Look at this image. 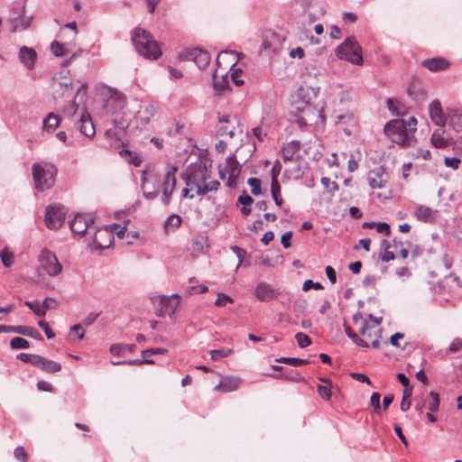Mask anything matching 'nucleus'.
I'll list each match as a JSON object with an SVG mask.
<instances>
[{
  "label": "nucleus",
  "instance_id": "4",
  "mask_svg": "<svg viewBox=\"0 0 462 462\" xmlns=\"http://www.w3.org/2000/svg\"><path fill=\"white\" fill-rule=\"evenodd\" d=\"M56 166L50 162H35L32 166V175L39 192L50 189L55 183Z\"/></svg>",
  "mask_w": 462,
  "mask_h": 462
},
{
  "label": "nucleus",
  "instance_id": "18",
  "mask_svg": "<svg viewBox=\"0 0 462 462\" xmlns=\"http://www.w3.org/2000/svg\"><path fill=\"white\" fill-rule=\"evenodd\" d=\"M0 333H16L34 339L42 340L41 334L32 327L0 325Z\"/></svg>",
  "mask_w": 462,
  "mask_h": 462
},
{
  "label": "nucleus",
  "instance_id": "55",
  "mask_svg": "<svg viewBox=\"0 0 462 462\" xmlns=\"http://www.w3.org/2000/svg\"><path fill=\"white\" fill-rule=\"evenodd\" d=\"M381 395L378 393H374L371 396V405L374 411L378 414H382V408L380 404Z\"/></svg>",
  "mask_w": 462,
  "mask_h": 462
},
{
  "label": "nucleus",
  "instance_id": "48",
  "mask_svg": "<svg viewBox=\"0 0 462 462\" xmlns=\"http://www.w3.org/2000/svg\"><path fill=\"white\" fill-rule=\"evenodd\" d=\"M115 365H142V364H153V360L143 357V359H130L126 361H116L112 363Z\"/></svg>",
  "mask_w": 462,
  "mask_h": 462
},
{
  "label": "nucleus",
  "instance_id": "31",
  "mask_svg": "<svg viewBox=\"0 0 462 462\" xmlns=\"http://www.w3.org/2000/svg\"><path fill=\"white\" fill-rule=\"evenodd\" d=\"M408 95L415 101L420 102L426 98V91L421 87L412 83L407 88Z\"/></svg>",
  "mask_w": 462,
  "mask_h": 462
},
{
  "label": "nucleus",
  "instance_id": "16",
  "mask_svg": "<svg viewBox=\"0 0 462 462\" xmlns=\"http://www.w3.org/2000/svg\"><path fill=\"white\" fill-rule=\"evenodd\" d=\"M92 245L96 250L107 248L114 237L106 228L93 229L92 231Z\"/></svg>",
  "mask_w": 462,
  "mask_h": 462
},
{
  "label": "nucleus",
  "instance_id": "17",
  "mask_svg": "<svg viewBox=\"0 0 462 462\" xmlns=\"http://www.w3.org/2000/svg\"><path fill=\"white\" fill-rule=\"evenodd\" d=\"M240 169L236 161L235 155H231L226 159V166L223 170L219 171L220 178L225 179L226 174H228L227 186L232 187L236 184V180L239 175Z\"/></svg>",
  "mask_w": 462,
  "mask_h": 462
},
{
  "label": "nucleus",
  "instance_id": "22",
  "mask_svg": "<svg viewBox=\"0 0 462 462\" xmlns=\"http://www.w3.org/2000/svg\"><path fill=\"white\" fill-rule=\"evenodd\" d=\"M19 60L25 69L31 70L35 66L37 52L32 48L23 46L19 51Z\"/></svg>",
  "mask_w": 462,
  "mask_h": 462
},
{
  "label": "nucleus",
  "instance_id": "61",
  "mask_svg": "<svg viewBox=\"0 0 462 462\" xmlns=\"http://www.w3.org/2000/svg\"><path fill=\"white\" fill-rule=\"evenodd\" d=\"M168 352L166 348H151L142 351V356L147 358L151 355H165Z\"/></svg>",
  "mask_w": 462,
  "mask_h": 462
},
{
  "label": "nucleus",
  "instance_id": "5",
  "mask_svg": "<svg viewBox=\"0 0 462 462\" xmlns=\"http://www.w3.org/2000/svg\"><path fill=\"white\" fill-rule=\"evenodd\" d=\"M182 178L187 187L194 186L197 191L198 187H201L210 178L208 162L198 160L196 162L190 163L182 173Z\"/></svg>",
  "mask_w": 462,
  "mask_h": 462
},
{
  "label": "nucleus",
  "instance_id": "12",
  "mask_svg": "<svg viewBox=\"0 0 462 462\" xmlns=\"http://www.w3.org/2000/svg\"><path fill=\"white\" fill-rule=\"evenodd\" d=\"M154 300H158L161 305V308L156 310V315L159 317L174 314L180 305V296L178 294H172L171 297L159 295Z\"/></svg>",
  "mask_w": 462,
  "mask_h": 462
},
{
  "label": "nucleus",
  "instance_id": "42",
  "mask_svg": "<svg viewBox=\"0 0 462 462\" xmlns=\"http://www.w3.org/2000/svg\"><path fill=\"white\" fill-rule=\"evenodd\" d=\"M429 395H430V400L427 403L428 409L430 411L435 412L439 408V403H440L439 395V393H437L435 392H430Z\"/></svg>",
  "mask_w": 462,
  "mask_h": 462
},
{
  "label": "nucleus",
  "instance_id": "2",
  "mask_svg": "<svg viewBox=\"0 0 462 462\" xmlns=\"http://www.w3.org/2000/svg\"><path fill=\"white\" fill-rule=\"evenodd\" d=\"M417 130V119L414 116L403 119H393L384 126V134L392 142L401 146H410L414 141V133Z\"/></svg>",
  "mask_w": 462,
  "mask_h": 462
},
{
  "label": "nucleus",
  "instance_id": "56",
  "mask_svg": "<svg viewBox=\"0 0 462 462\" xmlns=\"http://www.w3.org/2000/svg\"><path fill=\"white\" fill-rule=\"evenodd\" d=\"M14 457L22 462H27L28 460V455L26 450L23 446H19L14 449Z\"/></svg>",
  "mask_w": 462,
  "mask_h": 462
},
{
  "label": "nucleus",
  "instance_id": "19",
  "mask_svg": "<svg viewBox=\"0 0 462 462\" xmlns=\"http://www.w3.org/2000/svg\"><path fill=\"white\" fill-rule=\"evenodd\" d=\"M429 114L431 121L439 127H444L447 123L446 115L438 99L432 100L429 105Z\"/></svg>",
  "mask_w": 462,
  "mask_h": 462
},
{
  "label": "nucleus",
  "instance_id": "40",
  "mask_svg": "<svg viewBox=\"0 0 462 462\" xmlns=\"http://www.w3.org/2000/svg\"><path fill=\"white\" fill-rule=\"evenodd\" d=\"M181 224V217L178 215H171L166 220H165V223H164V228H165V231L168 233L170 231H171L172 229L180 226Z\"/></svg>",
  "mask_w": 462,
  "mask_h": 462
},
{
  "label": "nucleus",
  "instance_id": "37",
  "mask_svg": "<svg viewBox=\"0 0 462 462\" xmlns=\"http://www.w3.org/2000/svg\"><path fill=\"white\" fill-rule=\"evenodd\" d=\"M269 131V125L263 122L252 129L254 136L260 142L267 136Z\"/></svg>",
  "mask_w": 462,
  "mask_h": 462
},
{
  "label": "nucleus",
  "instance_id": "59",
  "mask_svg": "<svg viewBox=\"0 0 462 462\" xmlns=\"http://www.w3.org/2000/svg\"><path fill=\"white\" fill-rule=\"evenodd\" d=\"M450 124L456 129V131L459 132L462 130V114H454L450 119Z\"/></svg>",
  "mask_w": 462,
  "mask_h": 462
},
{
  "label": "nucleus",
  "instance_id": "54",
  "mask_svg": "<svg viewBox=\"0 0 462 462\" xmlns=\"http://www.w3.org/2000/svg\"><path fill=\"white\" fill-rule=\"evenodd\" d=\"M232 302H233V299L230 296H228L225 293L219 292L217 294V298L215 300V305L217 307H224L227 303H232Z\"/></svg>",
  "mask_w": 462,
  "mask_h": 462
},
{
  "label": "nucleus",
  "instance_id": "44",
  "mask_svg": "<svg viewBox=\"0 0 462 462\" xmlns=\"http://www.w3.org/2000/svg\"><path fill=\"white\" fill-rule=\"evenodd\" d=\"M10 346L12 349H27L30 347V343L23 337H16L11 340Z\"/></svg>",
  "mask_w": 462,
  "mask_h": 462
},
{
  "label": "nucleus",
  "instance_id": "41",
  "mask_svg": "<svg viewBox=\"0 0 462 462\" xmlns=\"http://www.w3.org/2000/svg\"><path fill=\"white\" fill-rule=\"evenodd\" d=\"M0 258L5 267L12 266L14 262V254L7 247L0 251Z\"/></svg>",
  "mask_w": 462,
  "mask_h": 462
},
{
  "label": "nucleus",
  "instance_id": "29",
  "mask_svg": "<svg viewBox=\"0 0 462 462\" xmlns=\"http://www.w3.org/2000/svg\"><path fill=\"white\" fill-rule=\"evenodd\" d=\"M213 87L216 92L217 94H220L222 91L227 89L229 88V79L228 75L226 72L225 74H222L220 77L216 72L213 75Z\"/></svg>",
  "mask_w": 462,
  "mask_h": 462
},
{
  "label": "nucleus",
  "instance_id": "11",
  "mask_svg": "<svg viewBox=\"0 0 462 462\" xmlns=\"http://www.w3.org/2000/svg\"><path fill=\"white\" fill-rule=\"evenodd\" d=\"M24 13V5H19L17 9L14 7L13 14L9 18V23L11 24L10 31L13 32H22L27 29L32 23V16L23 15Z\"/></svg>",
  "mask_w": 462,
  "mask_h": 462
},
{
  "label": "nucleus",
  "instance_id": "57",
  "mask_svg": "<svg viewBox=\"0 0 462 462\" xmlns=\"http://www.w3.org/2000/svg\"><path fill=\"white\" fill-rule=\"evenodd\" d=\"M278 362L285 363L291 365H300L307 363V360L296 357H282L277 360Z\"/></svg>",
  "mask_w": 462,
  "mask_h": 462
},
{
  "label": "nucleus",
  "instance_id": "43",
  "mask_svg": "<svg viewBox=\"0 0 462 462\" xmlns=\"http://www.w3.org/2000/svg\"><path fill=\"white\" fill-rule=\"evenodd\" d=\"M271 192H272V197H273L275 204L277 206H282L283 200L281 196V186H280L279 181L272 182Z\"/></svg>",
  "mask_w": 462,
  "mask_h": 462
},
{
  "label": "nucleus",
  "instance_id": "33",
  "mask_svg": "<svg viewBox=\"0 0 462 462\" xmlns=\"http://www.w3.org/2000/svg\"><path fill=\"white\" fill-rule=\"evenodd\" d=\"M392 245L389 241L383 239L381 242V259L384 263H388L394 259V254L390 250Z\"/></svg>",
  "mask_w": 462,
  "mask_h": 462
},
{
  "label": "nucleus",
  "instance_id": "28",
  "mask_svg": "<svg viewBox=\"0 0 462 462\" xmlns=\"http://www.w3.org/2000/svg\"><path fill=\"white\" fill-rule=\"evenodd\" d=\"M300 148V143L299 141L293 140V141H291L288 143H286L282 148V154L283 161L285 162H289V161H292L295 153L297 152H299Z\"/></svg>",
  "mask_w": 462,
  "mask_h": 462
},
{
  "label": "nucleus",
  "instance_id": "34",
  "mask_svg": "<svg viewBox=\"0 0 462 462\" xmlns=\"http://www.w3.org/2000/svg\"><path fill=\"white\" fill-rule=\"evenodd\" d=\"M119 154L127 162L134 164V166H140L142 163V159L136 153H134L127 149H122L119 152Z\"/></svg>",
  "mask_w": 462,
  "mask_h": 462
},
{
  "label": "nucleus",
  "instance_id": "35",
  "mask_svg": "<svg viewBox=\"0 0 462 462\" xmlns=\"http://www.w3.org/2000/svg\"><path fill=\"white\" fill-rule=\"evenodd\" d=\"M364 228H374L379 233L389 235L391 231L390 226L386 222H365Z\"/></svg>",
  "mask_w": 462,
  "mask_h": 462
},
{
  "label": "nucleus",
  "instance_id": "58",
  "mask_svg": "<svg viewBox=\"0 0 462 462\" xmlns=\"http://www.w3.org/2000/svg\"><path fill=\"white\" fill-rule=\"evenodd\" d=\"M444 163L447 167L457 170L461 163V159L457 157H445Z\"/></svg>",
  "mask_w": 462,
  "mask_h": 462
},
{
  "label": "nucleus",
  "instance_id": "24",
  "mask_svg": "<svg viewBox=\"0 0 462 462\" xmlns=\"http://www.w3.org/2000/svg\"><path fill=\"white\" fill-rule=\"evenodd\" d=\"M241 378L236 376H226L221 379L215 387V391L222 393H230L238 389L241 384Z\"/></svg>",
  "mask_w": 462,
  "mask_h": 462
},
{
  "label": "nucleus",
  "instance_id": "15",
  "mask_svg": "<svg viewBox=\"0 0 462 462\" xmlns=\"http://www.w3.org/2000/svg\"><path fill=\"white\" fill-rule=\"evenodd\" d=\"M62 74L63 72H60L58 76L53 78L52 88L55 93L60 94L61 97H71L73 94L72 80Z\"/></svg>",
  "mask_w": 462,
  "mask_h": 462
},
{
  "label": "nucleus",
  "instance_id": "63",
  "mask_svg": "<svg viewBox=\"0 0 462 462\" xmlns=\"http://www.w3.org/2000/svg\"><path fill=\"white\" fill-rule=\"evenodd\" d=\"M108 104H115L116 108L122 109L125 105V98L123 96H115L110 98Z\"/></svg>",
  "mask_w": 462,
  "mask_h": 462
},
{
  "label": "nucleus",
  "instance_id": "45",
  "mask_svg": "<svg viewBox=\"0 0 462 462\" xmlns=\"http://www.w3.org/2000/svg\"><path fill=\"white\" fill-rule=\"evenodd\" d=\"M25 305L38 317H44L46 311L39 301H25Z\"/></svg>",
  "mask_w": 462,
  "mask_h": 462
},
{
  "label": "nucleus",
  "instance_id": "52",
  "mask_svg": "<svg viewBox=\"0 0 462 462\" xmlns=\"http://www.w3.org/2000/svg\"><path fill=\"white\" fill-rule=\"evenodd\" d=\"M321 184L324 186V188L331 193H334L338 189V185L336 181H332L328 177H322L321 178Z\"/></svg>",
  "mask_w": 462,
  "mask_h": 462
},
{
  "label": "nucleus",
  "instance_id": "9",
  "mask_svg": "<svg viewBox=\"0 0 462 462\" xmlns=\"http://www.w3.org/2000/svg\"><path fill=\"white\" fill-rule=\"evenodd\" d=\"M180 59L193 61L199 69L206 68L211 60L210 54L202 49H188L180 53Z\"/></svg>",
  "mask_w": 462,
  "mask_h": 462
},
{
  "label": "nucleus",
  "instance_id": "7",
  "mask_svg": "<svg viewBox=\"0 0 462 462\" xmlns=\"http://www.w3.org/2000/svg\"><path fill=\"white\" fill-rule=\"evenodd\" d=\"M38 261L40 270L50 277H55L62 271V265L60 263L56 254L47 248L41 251Z\"/></svg>",
  "mask_w": 462,
  "mask_h": 462
},
{
  "label": "nucleus",
  "instance_id": "39",
  "mask_svg": "<svg viewBox=\"0 0 462 462\" xmlns=\"http://www.w3.org/2000/svg\"><path fill=\"white\" fill-rule=\"evenodd\" d=\"M345 332L346 334V336L355 343L356 344L357 346H361V347H365L367 348L369 346V345L365 341L363 340L361 337H359L353 330L352 328L347 326V325H345Z\"/></svg>",
  "mask_w": 462,
  "mask_h": 462
},
{
  "label": "nucleus",
  "instance_id": "36",
  "mask_svg": "<svg viewBox=\"0 0 462 462\" xmlns=\"http://www.w3.org/2000/svg\"><path fill=\"white\" fill-rule=\"evenodd\" d=\"M136 349V346L132 345H126V344H113L110 346V353L113 356H119L121 353L125 351L133 352Z\"/></svg>",
  "mask_w": 462,
  "mask_h": 462
},
{
  "label": "nucleus",
  "instance_id": "50",
  "mask_svg": "<svg viewBox=\"0 0 462 462\" xmlns=\"http://www.w3.org/2000/svg\"><path fill=\"white\" fill-rule=\"evenodd\" d=\"M233 354L232 349H215L210 352L212 360H220L223 357L228 356Z\"/></svg>",
  "mask_w": 462,
  "mask_h": 462
},
{
  "label": "nucleus",
  "instance_id": "51",
  "mask_svg": "<svg viewBox=\"0 0 462 462\" xmlns=\"http://www.w3.org/2000/svg\"><path fill=\"white\" fill-rule=\"evenodd\" d=\"M295 338H296L297 343L300 348H305L311 344L310 337L302 332L297 333L295 335Z\"/></svg>",
  "mask_w": 462,
  "mask_h": 462
},
{
  "label": "nucleus",
  "instance_id": "46",
  "mask_svg": "<svg viewBox=\"0 0 462 462\" xmlns=\"http://www.w3.org/2000/svg\"><path fill=\"white\" fill-rule=\"evenodd\" d=\"M412 391L411 388H406L403 390L402 400L401 402L400 408L402 411H406L411 407L410 398L411 396Z\"/></svg>",
  "mask_w": 462,
  "mask_h": 462
},
{
  "label": "nucleus",
  "instance_id": "49",
  "mask_svg": "<svg viewBox=\"0 0 462 462\" xmlns=\"http://www.w3.org/2000/svg\"><path fill=\"white\" fill-rule=\"evenodd\" d=\"M237 56L238 53L235 51H224L218 54L217 60L220 59L225 60L226 58H230L229 63L234 66L238 60Z\"/></svg>",
  "mask_w": 462,
  "mask_h": 462
},
{
  "label": "nucleus",
  "instance_id": "32",
  "mask_svg": "<svg viewBox=\"0 0 462 462\" xmlns=\"http://www.w3.org/2000/svg\"><path fill=\"white\" fill-rule=\"evenodd\" d=\"M39 368L47 373H57L61 370V365L55 361L42 357Z\"/></svg>",
  "mask_w": 462,
  "mask_h": 462
},
{
  "label": "nucleus",
  "instance_id": "53",
  "mask_svg": "<svg viewBox=\"0 0 462 462\" xmlns=\"http://www.w3.org/2000/svg\"><path fill=\"white\" fill-rule=\"evenodd\" d=\"M51 50L52 53L57 57H61L66 54V48L64 44L59 42H53L51 44Z\"/></svg>",
  "mask_w": 462,
  "mask_h": 462
},
{
  "label": "nucleus",
  "instance_id": "10",
  "mask_svg": "<svg viewBox=\"0 0 462 462\" xmlns=\"http://www.w3.org/2000/svg\"><path fill=\"white\" fill-rule=\"evenodd\" d=\"M93 224L94 219L90 216L83 214H77L69 223L71 232L79 236L92 234L93 229H95Z\"/></svg>",
  "mask_w": 462,
  "mask_h": 462
},
{
  "label": "nucleus",
  "instance_id": "25",
  "mask_svg": "<svg viewBox=\"0 0 462 462\" xmlns=\"http://www.w3.org/2000/svg\"><path fill=\"white\" fill-rule=\"evenodd\" d=\"M385 171L382 167L370 171L367 175L369 186L372 189H382L385 186L386 180L383 178Z\"/></svg>",
  "mask_w": 462,
  "mask_h": 462
},
{
  "label": "nucleus",
  "instance_id": "13",
  "mask_svg": "<svg viewBox=\"0 0 462 462\" xmlns=\"http://www.w3.org/2000/svg\"><path fill=\"white\" fill-rule=\"evenodd\" d=\"M155 113L156 108L153 104L141 102L139 104V109L137 110L134 116L136 127H145L150 123L151 118L154 116Z\"/></svg>",
  "mask_w": 462,
  "mask_h": 462
},
{
  "label": "nucleus",
  "instance_id": "26",
  "mask_svg": "<svg viewBox=\"0 0 462 462\" xmlns=\"http://www.w3.org/2000/svg\"><path fill=\"white\" fill-rule=\"evenodd\" d=\"M437 213V210H433L430 207L420 205L415 208L413 215L418 221L432 223L435 221Z\"/></svg>",
  "mask_w": 462,
  "mask_h": 462
},
{
  "label": "nucleus",
  "instance_id": "20",
  "mask_svg": "<svg viewBox=\"0 0 462 462\" xmlns=\"http://www.w3.org/2000/svg\"><path fill=\"white\" fill-rule=\"evenodd\" d=\"M77 128L79 133L88 139H91L95 136L96 129L91 119L90 115L88 112H84L80 119L77 124Z\"/></svg>",
  "mask_w": 462,
  "mask_h": 462
},
{
  "label": "nucleus",
  "instance_id": "38",
  "mask_svg": "<svg viewBox=\"0 0 462 462\" xmlns=\"http://www.w3.org/2000/svg\"><path fill=\"white\" fill-rule=\"evenodd\" d=\"M219 182L217 180H210L204 183L201 187H198L197 195L204 196L209 191H216L218 189Z\"/></svg>",
  "mask_w": 462,
  "mask_h": 462
},
{
  "label": "nucleus",
  "instance_id": "1",
  "mask_svg": "<svg viewBox=\"0 0 462 462\" xmlns=\"http://www.w3.org/2000/svg\"><path fill=\"white\" fill-rule=\"evenodd\" d=\"M177 171V166H169L162 179L152 171H143L141 179L143 196L148 199H153L162 189V200L164 204H169L171 195L176 186Z\"/></svg>",
  "mask_w": 462,
  "mask_h": 462
},
{
  "label": "nucleus",
  "instance_id": "23",
  "mask_svg": "<svg viewBox=\"0 0 462 462\" xmlns=\"http://www.w3.org/2000/svg\"><path fill=\"white\" fill-rule=\"evenodd\" d=\"M430 142L434 147L439 149L446 148L452 143L451 138L443 127H439L433 132L430 137Z\"/></svg>",
  "mask_w": 462,
  "mask_h": 462
},
{
  "label": "nucleus",
  "instance_id": "14",
  "mask_svg": "<svg viewBox=\"0 0 462 462\" xmlns=\"http://www.w3.org/2000/svg\"><path fill=\"white\" fill-rule=\"evenodd\" d=\"M254 297L263 302H268L278 298L281 291L278 288H274L271 284L262 282L254 288Z\"/></svg>",
  "mask_w": 462,
  "mask_h": 462
},
{
  "label": "nucleus",
  "instance_id": "60",
  "mask_svg": "<svg viewBox=\"0 0 462 462\" xmlns=\"http://www.w3.org/2000/svg\"><path fill=\"white\" fill-rule=\"evenodd\" d=\"M282 169V166L281 162L276 161L272 168V171H271L272 182L278 181V176L281 173Z\"/></svg>",
  "mask_w": 462,
  "mask_h": 462
},
{
  "label": "nucleus",
  "instance_id": "64",
  "mask_svg": "<svg viewBox=\"0 0 462 462\" xmlns=\"http://www.w3.org/2000/svg\"><path fill=\"white\" fill-rule=\"evenodd\" d=\"M462 349V338H455L449 345L448 351L457 353Z\"/></svg>",
  "mask_w": 462,
  "mask_h": 462
},
{
  "label": "nucleus",
  "instance_id": "47",
  "mask_svg": "<svg viewBox=\"0 0 462 462\" xmlns=\"http://www.w3.org/2000/svg\"><path fill=\"white\" fill-rule=\"evenodd\" d=\"M248 185L251 187L252 194L258 196L263 193L261 188V180L257 178H249L247 180Z\"/></svg>",
  "mask_w": 462,
  "mask_h": 462
},
{
  "label": "nucleus",
  "instance_id": "30",
  "mask_svg": "<svg viewBox=\"0 0 462 462\" xmlns=\"http://www.w3.org/2000/svg\"><path fill=\"white\" fill-rule=\"evenodd\" d=\"M60 124V118L54 113H50L44 119L42 129L48 133L56 130Z\"/></svg>",
  "mask_w": 462,
  "mask_h": 462
},
{
  "label": "nucleus",
  "instance_id": "6",
  "mask_svg": "<svg viewBox=\"0 0 462 462\" xmlns=\"http://www.w3.org/2000/svg\"><path fill=\"white\" fill-rule=\"evenodd\" d=\"M336 54L340 60H345L354 65L363 63L362 49L355 37L346 38L336 50Z\"/></svg>",
  "mask_w": 462,
  "mask_h": 462
},
{
  "label": "nucleus",
  "instance_id": "21",
  "mask_svg": "<svg viewBox=\"0 0 462 462\" xmlns=\"http://www.w3.org/2000/svg\"><path fill=\"white\" fill-rule=\"evenodd\" d=\"M296 109L302 113L300 122L303 125L315 124L318 118L322 117L321 112L317 110L310 103H306L303 107L297 106Z\"/></svg>",
  "mask_w": 462,
  "mask_h": 462
},
{
  "label": "nucleus",
  "instance_id": "3",
  "mask_svg": "<svg viewBox=\"0 0 462 462\" xmlns=\"http://www.w3.org/2000/svg\"><path fill=\"white\" fill-rule=\"evenodd\" d=\"M132 42L135 51L146 59L156 60L162 54L157 42L143 29L137 27L133 31Z\"/></svg>",
  "mask_w": 462,
  "mask_h": 462
},
{
  "label": "nucleus",
  "instance_id": "8",
  "mask_svg": "<svg viewBox=\"0 0 462 462\" xmlns=\"http://www.w3.org/2000/svg\"><path fill=\"white\" fill-rule=\"evenodd\" d=\"M67 210L64 206L52 205L45 209L44 222L48 228L58 229L65 221Z\"/></svg>",
  "mask_w": 462,
  "mask_h": 462
},
{
  "label": "nucleus",
  "instance_id": "62",
  "mask_svg": "<svg viewBox=\"0 0 462 462\" xmlns=\"http://www.w3.org/2000/svg\"><path fill=\"white\" fill-rule=\"evenodd\" d=\"M311 288H313L315 290H321V289H323V286L319 282H313L312 280H306L303 282L302 290L304 291H307L310 290Z\"/></svg>",
  "mask_w": 462,
  "mask_h": 462
},
{
  "label": "nucleus",
  "instance_id": "27",
  "mask_svg": "<svg viewBox=\"0 0 462 462\" xmlns=\"http://www.w3.org/2000/svg\"><path fill=\"white\" fill-rule=\"evenodd\" d=\"M421 65L430 71H439L446 69L449 66V62L444 58L436 57L424 60Z\"/></svg>",
  "mask_w": 462,
  "mask_h": 462
}]
</instances>
